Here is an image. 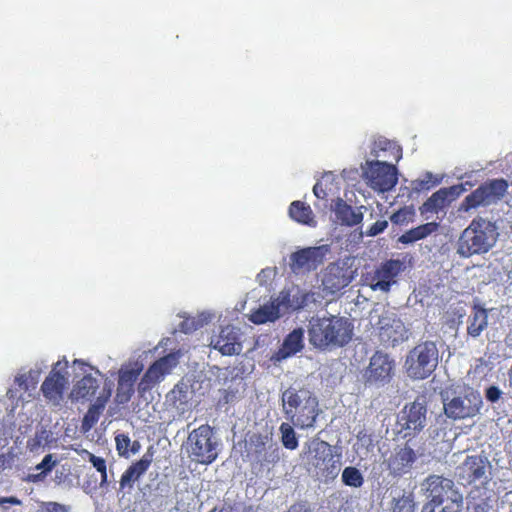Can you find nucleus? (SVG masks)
<instances>
[{"label":"nucleus","mask_w":512,"mask_h":512,"mask_svg":"<svg viewBox=\"0 0 512 512\" xmlns=\"http://www.w3.org/2000/svg\"><path fill=\"white\" fill-rule=\"evenodd\" d=\"M353 336V324L346 317H312L308 325V337L312 346L320 350L343 347Z\"/></svg>","instance_id":"nucleus-1"},{"label":"nucleus","mask_w":512,"mask_h":512,"mask_svg":"<svg viewBox=\"0 0 512 512\" xmlns=\"http://www.w3.org/2000/svg\"><path fill=\"white\" fill-rule=\"evenodd\" d=\"M426 502L421 512H462L463 495L455 483L441 475H429L420 483Z\"/></svg>","instance_id":"nucleus-2"},{"label":"nucleus","mask_w":512,"mask_h":512,"mask_svg":"<svg viewBox=\"0 0 512 512\" xmlns=\"http://www.w3.org/2000/svg\"><path fill=\"white\" fill-rule=\"evenodd\" d=\"M498 235L495 223L477 216L461 233L457 253L465 258L487 253L496 244Z\"/></svg>","instance_id":"nucleus-3"},{"label":"nucleus","mask_w":512,"mask_h":512,"mask_svg":"<svg viewBox=\"0 0 512 512\" xmlns=\"http://www.w3.org/2000/svg\"><path fill=\"white\" fill-rule=\"evenodd\" d=\"M282 405L286 418L295 426L312 427L318 414V400L306 388L290 387L282 393Z\"/></svg>","instance_id":"nucleus-4"},{"label":"nucleus","mask_w":512,"mask_h":512,"mask_svg":"<svg viewBox=\"0 0 512 512\" xmlns=\"http://www.w3.org/2000/svg\"><path fill=\"white\" fill-rule=\"evenodd\" d=\"M445 415L452 420H465L477 416L483 406L481 394L471 387H458L442 393Z\"/></svg>","instance_id":"nucleus-5"},{"label":"nucleus","mask_w":512,"mask_h":512,"mask_svg":"<svg viewBox=\"0 0 512 512\" xmlns=\"http://www.w3.org/2000/svg\"><path fill=\"white\" fill-rule=\"evenodd\" d=\"M305 457L309 471L318 477L334 479L340 471V458H335L331 446L323 440L315 438L309 441Z\"/></svg>","instance_id":"nucleus-6"},{"label":"nucleus","mask_w":512,"mask_h":512,"mask_svg":"<svg viewBox=\"0 0 512 512\" xmlns=\"http://www.w3.org/2000/svg\"><path fill=\"white\" fill-rule=\"evenodd\" d=\"M219 446V440L208 425H201L191 431L185 445L189 457L200 464H210L215 461Z\"/></svg>","instance_id":"nucleus-7"},{"label":"nucleus","mask_w":512,"mask_h":512,"mask_svg":"<svg viewBox=\"0 0 512 512\" xmlns=\"http://www.w3.org/2000/svg\"><path fill=\"white\" fill-rule=\"evenodd\" d=\"M439 353L432 341L415 346L407 355L405 369L412 379H425L432 374L438 365Z\"/></svg>","instance_id":"nucleus-8"},{"label":"nucleus","mask_w":512,"mask_h":512,"mask_svg":"<svg viewBox=\"0 0 512 512\" xmlns=\"http://www.w3.org/2000/svg\"><path fill=\"white\" fill-rule=\"evenodd\" d=\"M290 290L281 291L275 298L260 304L250 311L249 320L257 325L275 322L290 309H299L303 301H295V295Z\"/></svg>","instance_id":"nucleus-9"},{"label":"nucleus","mask_w":512,"mask_h":512,"mask_svg":"<svg viewBox=\"0 0 512 512\" xmlns=\"http://www.w3.org/2000/svg\"><path fill=\"white\" fill-rule=\"evenodd\" d=\"M508 187L509 184L504 179L486 181L464 198L459 211L468 213L472 209L497 204L505 196Z\"/></svg>","instance_id":"nucleus-10"},{"label":"nucleus","mask_w":512,"mask_h":512,"mask_svg":"<svg viewBox=\"0 0 512 512\" xmlns=\"http://www.w3.org/2000/svg\"><path fill=\"white\" fill-rule=\"evenodd\" d=\"M370 321L378 332L383 342H389L393 345L408 339V330L403 322L395 313L383 310L379 313L378 309H373L370 313Z\"/></svg>","instance_id":"nucleus-11"},{"label":"nucleus","mask_w":512,"mask_h":512,"mask_svg":"<svg viewBox=\"0 0 512 512\" xmlns=\"http://www.w3.org/2000/svg\"><path fill=\"white\" fill-rule=\"evenodd\" d=\"M362 169L367 183L376 191H389L398 182L396 167L387 161L367 160Z\"/></svg>","instance_id":"nucleus-12"},{"label":"nucleus","mask_w":512,"mask_h":512,"mask_svg":"<svg viewBox=\"0 0 512 512\" xmlns=\"http://www.w3.org/2000/svg\"><path fill=\"white\" fill-rule=\"evenodd\" d=\"M69 385L68 361H57L41 385L46 400L57 406L63 400L64 392Z\"/></svg>","instance_id":"nucleus-13"},{"label":"nucleus","mask_w":512,"mask_h":512,"mask_svg":"<svg viewBox=\"0 0 512 512\" xmlns=\"http://www.w3.org/2000/svg\"><path fill=\"white\" fill-rule=\"evenodd\" d=\"M427 422V408L424 399L417 398L406 405L397 416L398 433L403 437L414 435L421 431Z\"/></svg>","instance_id":"nucleus-14"},{"label":"nucleus","mask_w":512,"mask_h":512,"mask_svg":"<svg viewBox=\"0 0 512 512\" xmlns=\"http://www.w3.org/2000/svg\"><path fill=\"white\" fill-rule=\"evenodd\" d=\"M329 252L328 244L300 249L291 254L290 268L296 274L315 270L323 263Z\"/></svg>","instance_id":"nucleus-15"},{"label":"nucleus","mask_w":512,"mask_h":512,"mask_svg":"<svg viewBox=\"0 0 512 512\" xmlns=\"http://www.w3.org/2000/svg\"><path fill=\"white\" fill-rule=\"evenodd\" d=\"M394 370V361L382 351H376L370 358L364 378L370 385H384L389 382Z\"/></svg>","instance_id":"nucleus-16"},{"label":"nucleus","mask_w":512,"mask_h":512,"mask_svg":"<svg viewBox=\"0 0 512 512\" xmlns=\"http://www.w3.org/2000/svg\"><path fill=\"white\" fill-rule=\"evenodd\" d=\"M243 333L235 326L228 325L211 337L210 345L222 355L232 356L242 352Z\"/></svg>","instance_id":"nucleus-17"},{"label":"nucleus","mask_w":512,"mask_h":512,"mask_svg":"<svg viewBox=\"0 0 512 512\" xmlns=\"http://www.w3.org/2000/svg\"><path fill=\"white\" fill-rule=\"evenodd\" d=\"M404 263L398 259H391L383 263L373 274L370 288L373 291L387 293L391 286L396 284V278L403 271Z\"/></svg>","instance_id":"nucleus-18"},{"label":"nucleus","mask_w":512,"mask_h":512,"mask_svg":"<svg viewBox=\"0 0 512 512\" xmlns=\"http://www.w3.org/2000/svg\"><path fill=\"white\" fill-rule=\"evenodd\" d=\"M352 281V271L346 267L345 263L330 264L323 276V284L331 292L339 291L349 285Z\"/></svg>","instance_id":"nucleus-19"},{"label":"nucleus","mask_w":512,"mask_h":512,"mask_svg":"<svg viewBox=\"0 0 512 512\" xmlns=\"http://www.w3.org/2000/svg\"><path fill=\"white\" fill-rule=\"evenodd\" d=\"M304 348V329L296 328L283 340L281 347L271 356L273 362H281L288 359Z\"/></svg>","instance_id":"nucleus-20"},{"label":"nucleus","mask_w":512,"mask_h":512,"mask_svg":"<svg viewBox=\"0 0 512 512\" xmlns=\"http://www.w3.org/2000/svg\"><path fill=\"white\" fill-rule=\"evenodd\" d=\"M48 367L47 361L44 359L37 360L30 369L21 368L14 378V383L23 391L35 389L40 376Z\"/></svg>","instance_id":"nucleus-21"},{"label":"nucleus","mask_w":512,"mask_h":512,"mask_svg":"<svg viewBox=\"0 0 512 512\" xmlns=\"http://www.w3.org/2000/svg\"><path fill=\"white\" fill-rule=\"evenodd\" d=\"M415 460L416 454L412 448L404 446L396 449L388 461L390 473L396 476L408 473Z\"/></svg>","instance_id":"nucleus-22"},{"label":"nucleus","mask_w":512,"mask_h":512,"mask_svg":"<svg viewBox=\"0 0 512 512\" xmlns=\"http://www.w3.org/2000/svg\"><path fill=\"white\" fill-rule=\"evenodd\" d=\"M179 357V352H174L160 358L147 370L144 375V381L148 384L160 381L166 374L170 373L171 370L177 366Z\"/></svg>","instance_id":"nucleus-23"},{"label":"nucleus","mask_w":512,"mask_h":512,"mask_svg":"<svg viewBox=\"0 0 512 512\" xmlns=\"http://www.w3.org/2000/svg\"><path fill=\"white\" fill-rule=\"evenodd\" d=\"M363 206L360 207H352L348 205L345 201L338 198L334 205L332 206V210L335 213L336 220L346 226H355L362 222L363 220V213L361 209Z\"/></svg>","instance_id":"nucleus-24"},{"label":"nucleus","mask_w":512,"mask_h":512,"mask_svg":"<svg viewBox=\"0 0 512 512\" xmlns=\"http://www.w3.org/2000/svg\"><path fill=\"white\" fill-rule=\"evenodd\" d=\"M139 372L140 368L120 371L115 397L117 403L125 404L131 399L134 392V382L136 381Z\"/></svg>","instance_id":"nucleus-25"},{"label":"nucleus","mask_w":512,"mask_h":512,"mask_svg":"<svg viewBox=\"0 0 512 512\" xmlns=\"http://www.w3.org/2000/svg\"><path fill=\"white\" fill-rule=\"evenodd\" d=\"M488 462L485 457L481 455L468 456L460 470L467 476L469 482L480 480L486 477Z\"/></svg>","instance_id":"nucleus-26"},{"label":"nucleus","mask_w":512,"mask_h":512,"mask_svg":"<svg viewBox=\"0 0 512 512\" xmlns=\"http://www.w3.org/2000/svg\"><path fill=\"white\" fill-rule=\"evenodd\" d=\"M371 155L375 160L387 161L390 158L395 159L397 162L400 160L401 148L395 143L384 137H378L372 146Z\"/></svg>","instance_id":"nucleus-27"},{"label":"nucleus","mask_w":512,"mask_h":512,"mask_svg":"<svg viewBox=\"0 0 512 512\" xmlns=\"http://www.w3.org/2000/svg\"><path fill=\"white\" fill-rule=\"evenodd\" d=\"M152 462V455L145 454L143 457L133 465H131L122 475L120 480V487H132V484L137 481L149 468Z\"/></svg>","instance_id":"nucleus-28"},{"label":"nucleus","mask_w":512,"mask_h":512,"mask_svg":"<svg viewBox=\"0 0 512 512\" xmlns=\"http://www.w3.org/2000/svg\"><path fill=\"white\" fill-rule=\"evenodd\" d=\"M98 387L99 384L96 378L92 377L91 375H85L74 385L70 397L72 400L76 401L82 399H90L92 396H94Z\"/></svg>","instance_id":"nucleus-29"},{"label":"nucleus","mask_w":512,"mask_h":512,"mask_svg":"<svg viewBox=\"0 0 512 512\" xmlns=\"http://www.w3.org/2000/svg\"><path fill=\"white\" fill-rule=\"evenodd\" d=\"M488 326V311L484 308H474L467 320V333L477 338Z\"/></svg>","instance_id":"nucleus-30"},{"label":"nucleus","mask_w":512,"mask_h":512,"mask_svg":"<svg viewBox=\"0 0 512 512\" xmlns=\"http://www.w3.org/2000/svg\"><path fill=\"white\" fill-rule=\"evenodd\" d=\"M439 225L436 222H429L423 225H420L416 228L410 229L409 231L402 234L398 241L403 244H412L418 240L424 239L436 232Z\"/></svg>","instance_id":"nucleus-31"},{"label":"nucleus","mask_w":512,"mask_h":512,"mask_svg":"<svg viewBox=\"0 0 512 512\" xmlns=\"http://www.w3.org/2000/svg\"><path fill=\"white\" fill-rule=\"evenodd\" d=\"M446 190H438L429 197L420 207L421 214L438 213L443 210L448 203Z\"/></svg>","instance_id":"nucleus-32"},{"label":"nucleus","mask_w":512,"mask_h":512,"mask_svg":"<svg viewBox=\"0 0 512 512\" xmlns=\"http://www.w3.org/2000/svg\"><path fill=\"white\" fill-rule=\"evenodd\" d=\"M289 214L292 219L299 223H303L314 227L316 221L314 220L312 210L300 201H294L289 208Z\"/></svg>","instance_id":"nucleus-33"},{"label":"nucleus","mask_w":512,"mask_h":512,"mask_svg":"<svg viewBox=\"0 0 512 512\" xmlns=\"http://www.w3.org/2000/svg\"><path fill=\"white\" fill-rule=\"evenodd\" d=\"M52 440V432L45 426L41 425L37 428L35 436L28 441V447L31 451L39 447L48 445Z\"/></svg>","instance_id":"nucleus-34"},{"label":"nucleus","mask_w":512,"mask_h":512,"mask_svg":"<svg viewBox=\"0 0 512 512\" xmlns=\"http://www.w3.org/2000/svg\"><path fill=\"white\" fill-rule=\"evenodd\" d=\"M109 396L110 392L108 393V396L104 400L98 398L96 403L90 406L88 412L84 416L83 426L91 428L95 423H97L99 415L101 411L104 409L106 400Z\"/></svg>","instance_id":"nucleus-35"},{"label":"nucleus","mask_w":512,"mask_h":512,"mask_svg":"<svg viewBox=\"0 0 512 512\" xmlns=\"http://www.w3.org/2000/svg\"><path fill=\"white\" fill-rule=\"evenodd\" d=\"M281 440L285 448L294 450L298 447V439L292 426L282 423L280 426Z\"/></svg>","instance_id":"nucleus-36"},{"label":"nucleus","mask_w":512,"mask_h":512,"mask_svg":"<svg viewBox=\"0 0 512 512\" xmlns=\"http://www.w3.org/2000/svg\"><path fill=\"white\" fill-rule=\"evenodd\" d=\"M342 481L351 487H361L364 479L360 471L355 467H346L342 472Z\"/></svg>","instance_id":"nucleus-37"},{"label":"nucleus","mask_w":512,"mask_h":512,"mask_svg":"<svg viewBox=\"0 0 512 512\" xmlns=\"http://www.w3.org/2000/svg\"><path fill=\"white\" fill-rule=\"evenodd\" d=\"M207 321V313H201L197 318H186L180 324V330L184 333H190L202 327Z\"/></svg>","instance_id":"nucleus-38"},{"label":"nucleus","mask_w":512,"mask_h":512,"mask_svg":"<svg viewBox=\"0 0 512 512\" xmlns=\"http://www.w3.org/2000/svg\"><path fill=\"white\" fill-rule=\"evenodd\" d=\"M89 461L95 469L101 474L100 487H105L108 484L106 461L94 454H89Z\"/></svg>","instance_id":"nucleus-39"},{"label":"nucleus","mask_w":512,"mask_h":512,"mask_svg":"<svg viewBox=\"0 0 512 512\" xmlns=\"http://www.w3.org/2000/svg\"><path fill=\"white\" fill-rule=\"evenodd\" d=\"M169 398L171 401L176 404L179 402V404H185L189 400V391L188 386L185 384H178L176 385L173 390L169 393Z\"/></svg>","instance_id":"nucleus-40"},{"label":"nucleus","mask_w":512,"mask_h":512,"mask_svg":"<svg viewBox=\"0 0 512 512\" xmlns=\"http://www.w3.org/2000/svg\"><path fill=\"white\" fill-rule=\"evenodd\" d=\"M441 178L433 175L431 172H426L422 178L414 181L415 189H430L431 187L439 184Z\"/></svg>","instance_id":"nucleus-41"},{"label":"nucleus","mask_w":512,"mask_h":512,"mask_svg":"<svg viewBox=\"0 0 512 512\" xmlns=\"http://www.w3.org/2000/svg\"><path fill=\"white\" fill-rule=\"evenodd\" d=\"M392 512H414V501L410 495H403L394 501Z\"/></svg>","instance_id":"nucleus-42"},{"label":"nucleus","mask_w":512,"mask_h":512,"mask_svg":"<svg viewBox=\"0 0 512 512\" xmlns=\"http://www.w3.org/2000/svg\"><path fill=\"white\" fill-rule=\"evenodd\" d=\"M116 448L120 456H128L131 445L130 438L125 434H119L115 438Z\"/></svg>","instance_id":"nucleus-43"},{"label":"nucleus","mask_w":512,"mask_h":512,"mask_svg":"<svg viewBox=\"0 0 512 512\" xmlns=\"http://www.w3.org/2000/svg\"><path fill=\"white\" fill-rule=\"evenodd\" d=\"M56 464L57 461L53 459V455L48 454L42 459V461L39 464L35 466V469L42 471L46 475L54 468Z\"/></svg>","instance_id":"nucleus-44"},{"label":"nucleus","mask_w":512,"mask_h":512,"mask_svg":"<svg viewBox=\"0 0 512 512\" xmlns=\"http://www.w3.org/2000/svg\"><path fill=\"white\" fill-rule=\"evenodd\" d=\"M388 226V222L386 220L376 221L368 230L367 234L369 236H376L379 233L383 232Z\"/></svg>","instance_id":"nucleus-45"},{"label":"nucleus","mask_w":512,"mask_h":512,"mask_svg":"<svg viewBox=\"0 0 512 512\" xmlns=\"http://www.w3.org/2000/svg\"><path fill=\"white\" fill-rule=\"evenodd\" d=\"M501 395L502 391L497 386H490L486 389L485 397L492 403L498 401Z\"/></svg>","instance_id":"nucleus-46"},{"label":"nucleus","mask_w":512,"mask_h":512,"mask_svg":"<svg viewBox=\"0 0 512 512\" xmlns=\"http://www.w3.org/2000/svg\"><path fill=\"white\" fill-rule=\"evenodd\" d=\"M409 215V211L407 210H399L398 212L391 215L390 220L394 224H402L407 220V216Z\"/></svg>","instance_id":"nucleus-47"},{"label":"nucleus","mask_w":512,"mask_h":512,"mask_svg":"<svg viewBox=\"0 0 512 512\" xmlns=\"http://www.w3.org/2000/svg\"><path fill=\"white\" fill-rule=\"evenodd\" d=\"M441 190H446L447 192V199H449V196L452 197V199L460 196V194L465 191V188L463 185H454L449 188H441Z\"/></svg>","instance_id":"nucleus-48"},{"label":"nucleus","mask_w":512,"mask_h":512,"mask_svg":"<svg viewBox=\"0 0 512 512\" xmlns=\"http://www.w3.org/2000/svg\"><path fill=\"white\" fill-rule=\"evenodd\" d=\"M314 195L319 199H324L327 196L326 190L323 188V183L321 181L317 182L313 187Z\"/></svg>","instance_id":"nucleus-49"},{"label":"nucleus","mask_w":512,"mask_h":512,"mask_svg":"<svg viewBox=\"0 0 512 512\" xmlns=\"http://www.w3.org/2000/svg\"><path fill=\"white\" fill-rule=\"evenodd\" d=\"M4 504L21 505L22 502L20 499L14 496L0 497V506H3V509L6 510L7 508L4 506Z\"/></svg>","instance_id":"nucleus-50"},{"label":"nucleus","mask_w":512,"mask_h":512,"mask_svg":"<svg viewBox=\"0 0 512 512\" xmlns=\"http://www.w3.org/2000/svg\"><path fill=\"white\" fill-rule=\"evenodd\" d=\"M45 477H46V475L41 471L38 474H30V475H28L27 480L30 481V482H34L35 483V482H39V481L44 480Z\"/></svg>","instance_id":"nucleus-51"},{"label":"nucleus","mask_w":512,"mask_h":512,"mask_svg":"<svg viewBox=\"0 0 512 512\" xmlns=\"http://www.w3.org/2000/svg\"><path fill=\"white\" fill-rule=\"evenodd\" d=\"M273 273V271L271 269H265V270H262L258 276H257V279L260 283H263V281H265V279L267 277H269L271 274Z\"/></svg>","instance_id":"nucleus-52"},{"label":"nucleus","mask_w":512,"mask_h":512,"mask_svg":"<svg viewBox=\"0 0 512 512\" xmlns=\"http://www.w3.org/2000/svg\"><path fill=\"white\" fill-rule=\"evenodd\" d=\"M286 512H308L303 505H292Z\"/></svg>","instance_id":"nucleus-53"},{"label":"nucleus","mask_w":512,"mask_h":512,"mask_svg":"<svg viewBox=\"0 0 512 512\" xmlns=\"http://www.w3.org/2000/svg\"><path fill=\"white\" fill-rule=\"evenodd\" d=\"M48 506L50 507V512H58L60 509H62V506L56 502H50L48 503Z\"/></svg>","instance_id":"nucleus-54"},{"label":"nucleus","mask_w":512,"mask_h":512,"mask_svg":"<svg viewBox=\"0 0 512 512\" xmlns=\"http://www.w3.org/2000/svg\"><path fill=\"white\" fill-rule=\"evenodd\" d=\"M139 448H140V444L137 441H134L133 443H131V445L129 447V451L132 454H135L138 452Z\"/></svg>","instance_id":"nucleus-55"},{"label":"nucleus","mask_w":512,"mask_h":512,"mask_svg":"<svg viewBox=\"0 0 512 512\" xmlns=\"http://www.w3.org/2000/svg\"><path fill=\"white\" fill-rule=\"evenodd\" d=\"M7 397H8L9 399H15V398H17V397H18V395H17V391H16V390H14V389H12V388L8 389V391H7Z\"/></svg>","instance_id":"nucleus-56"},{"label":"nucleus","mask_w":512,"mask_h":512,"mask_svg":"<svg viewBox=\"0 0 512 512\" xmlns=\"http://www.w3.org/2000/svg\"><path fill=\"white\" fill-rule=\"evenodd\" d=\"M85 365H86V364H85L84 362L80 361V360H75V361L73 362V366H74V367H80V368H83Z\"/></svg>","instance_id":"nucleus-57"},{"label":"nucleus","mask_w":512,"mask_h":512,"mask_svg":"<svg viewBox=\"0 0 512 512\" xmlns=\"http://www.w3.org/2000/svg\"><path fill=\"white\" fill-rule=\"evenodd\" d=\"M210 512H234L233 509L231 507H223L222 509H220L219 511H216L215 509L210 511Z\"/></svg>","instance_id":"nucleus-58"},{"label":"nucleus","mask_w":512,"mask_h":512,"mask_svg":"<svg viewBox=\"0 0 512 512\" xmlns=\"http://www.w3.org/2000/svg\"><path fill=\"white\" fill-rule=\"evenodd\" d=\"M508 374H509V383H510V385L512 386V365H511V368H510V370H509V373H508Z\"/></svg>","instance_id":"nucleus-59"}]
</instances>
